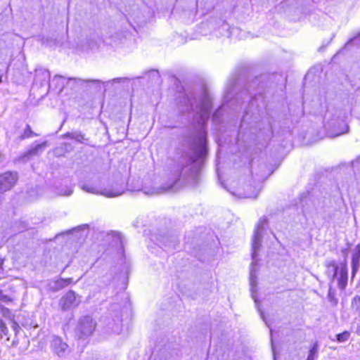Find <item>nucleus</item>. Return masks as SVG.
I'll return each instance as SVG.
<instances>
[{
    "instance_id": "1",
    "label": "nucleus",
    "mask_w": 360,
    "mask_h": 360,
    "mask_svg": "<svg viewBox=\"0 0 360 360\" xmlns=\"http://www.w3.org/2000/svg\"><path fill=\"white\" fill-rule=\"evenodd\" d=\"M206 142V132L202 128L195 138L193 151L191 154L182 155L176 162L171 171L169 182L167 186L150 190L144 188V193L153 195L163 191H176L184 185L196 184L199 179L201 162L207 153Z\"/></svg>"
},
{
    "instance_id": "2",
    "label": "nucleus",
    "mask_w": 360,
    "mask_h": 360,
    "mask_svg": "<svg viewBox=\"0 0 360 360\" xmlns=\"http://www.w3.org/2000/svg\"><path fill=\"white\" fill-rule=\"evenodd\" d=\"M266 224V219L262 217L259 219L257 223L252 238V262L251 264V269L250 272V283L252 288L257 285V269L255 265L257 262L258 251L260 248L262 240V231L264 229V225Z\"/></svg>"
},
{
    "instance_id": "3",
    "label": "nucleus",
    "mask_w": 360,
    "mask_h": 360,
    "mask_svg": "<svg viewBox=\"0 0 360 360\" xmlns=\"http://www.w3.org/2000/svg\"><path fill=\"white\" fill-rule=\"evenodd\" d=\"M327 267V274L331 275V281L335 278L338 279V284L340 289L345 290L347 285V266L346 263H342L338 266L335 261H329L326 264Z\"/></svg>"
},
{
    "instance_id": "4",
    "label": "nucleus",
    "mask_w": 360,
    "mask_h": 360,
    "mask_svg": "<svg viewBox=\"0 0 360 360\" xmlns=\"http://www.w3.org/2000/svg\"><path fill=\"white\" fill-rule=\"evenodd\" d=\"M187 99L188 103L187 110H193L200 114L202 124L205 120L208 118L210 112L211 103L210 98L207 95L204 94L198 102L195 98L188 96Z\"/></svg>"
},
{
    "instance_id": "5",
    "label": "nucleus",
    "mask_w": 360,
    "mask_h": 360,
    "mask_svg": "<svg viewBox=\"0 0 360 360\" xmlns=\"http://www.w3.org/2000/svg\"><path fill=\"white\" fill-rule=\"evenodd\" d=\"M96 325V322L89 316L80 318L75 329L76 335L79 339L90 336L94 333Z\"/></svg>"
},
{
    "instance_id": "6",
    "label": "nucleus",
    "mask_w": 360,
    "mask_h": 360,
    "mask_svg": "<svg viewBox=\"0 0 360 360\" xmlns=\"http://www.w3.org/2000/svg\"><path fill=\"white\" fill-rule=\"evenodd\" d=\"M18 180L16 172L7 171L0 174V193L11 190Z\"/></svg>"
},
{
    "instance_id": "7",
    "label": "nucleus",
    "mask_w": 360,
    "mask_h": 360,
    "mask_svg": "<svg viewBox=\"0 0 360 360\" xmlns=\"http://www.w3.org/2000/svg\"><path fill=\"white\" fill-rule=\"evenodd\" d=\"M81 302L80 297L70 290L59 301V306L63 311H67L77 307Z\"/></svg>"
},
{
    "instance_id": "8",
    "label": "nucleus",
    "mask_w": 360,
    "mask_h": 360,
    "mask_svg": "<svg viewBox=\"0 0 360 360\" xmlns=\"http://www.w3.org/2000/svg\"><path fill=\"white\" fill-rule=\"evenodd\" d=\"M52 352L58 357H64L69 352V346L61 338L53 335L50 340Z\"/></svg>"
},
{
    "instance_id": "9",
    "label": "nucleus",
    "mask_w": 360,
    "mask_h": 360,
    "mask_svg": "<svg viewBox=\"0 0 360 360\" xmlns=\"http://www.w3.org/2000/svg\"><path fill=\"white\" fill-rule=\"evenodd\" d=\"M82 189L85 192L93 193V194H100L102 195H104L107 198H114L119 196L122 195L124 193V188H119L116 189H102L99 191L96 187L91 186V185H86L84 184L82 186Z\"/></svg>"
},
{
    "instance_id": "10",
    "label": "nucleus",
    "mask_w": 360,
    "mask_h": 360,
    "mask_svg": "<svg viewBox=\"0 0 360 360\" xmlns=\"http://www.w3.org/2000/svg\"><path fill=\"white\" fill-rule=\"evenodd\" d=\"M46 146V141L43 142L41 144H37L27 152L25 153L22 156L19 157L18 160L19 162H25L29 160L32 157L37 155L39 153L42 152L44 148Z\"/></svg>"
},
{
    "instance_id": "11",
    "label": "nucleus",
    "mask_w": 360,
    "mask_h": 360,
    "mask_svg": "<svg viewBox=\"0 0 360 360\" xmlns=\"http://www.w3.org/2000/svg\"><path fill=\"white\" fill-rule=\"evenodd\" d=\"M50 72L41 67L35 70V81L39 82L41 86H44L50 79Z\"/></svg>"
},
{
    "instance_id": "12",
    "label": "nucleus",
    "mask_w": 360,
    "mask_h": 360,
    "mask_svg": "<svg viewBox=\"0 0 360 360\" xmlns=\"http://www.w3.org/2000/svg\"><path fill=\"white\" fill-rule=\"evenodd\" d=\"M360 265V244L356 245L354 250L352 257V277L356 274Z\"/></svg>"
},
{
    "instance_id": "13",
    "label": "nucleus",
    "mask_w": 360,
    "mask_h": 360,
    "mask_svg": "<svg viewBox=\"0 0 360 360\" xmlns=\"http://www.w3.org/2000/svg\"><path fill=\"white\" fill-rule=\"evenodd\" d=\"M319 344L317 342H314L309 352L307 360H315L319 355Z\"/></svg>"
},
{
    "instance_id": "14",
    "label": "nucleus",
    "mask_w": 360,
    "mask_h": 360,
    "mask_svg": "<svg viewBox=\"0 0 360 360\" xmlns=\"http://www.w3.org/2000/svg\"><path fill=\"white\" fill-rule=\"evenodd\" d=\"M65 137H68L75 139L77 142L82 143L84 140V135L79 131H73L71 133H67L64 135Z\"/></svg>"
},
{
    "instance_id": "15",
    "label": "nucleus",
    "mask_w": 360,
    "mask_h": 360,
    "mask_svg": "<svg viewBox=\"0 0 360 360\" xmlns=\"http://www.w3.org/2000/svg\"><path fill=\"white\" fill-rule=\"evenodd\" d=\"M114 321H115V324L111 328V330L114 333H119L120 331L121 330V322H122V320H121L120 317H117L116 320H115Z\"/></svg>"
},
{
    "instance_id": "16",
    "label": "nucleus",
    "mask_w": 360,
    "mask_h": 360,
    "mask_svg": "<svg viewBox=\"0 0 360 360\" xmlns=\"http://www.w3.org/2000/svg\"><path fill=\"white\" fill-rule=\"evenodd\" d=\"M349 335L350 333L348 331H344L337 335V340L340 342H344L349 339Z\"/></svg>"
},
{
    "instance_id": "17",
    "label": "nucleus",
    "mask_w": 360,
    "mask_h": 360,
    "mask_svg": "<svg viewBox=\"0 0 360 360\" xmlns=\"http://www.w3.org/2000/svg\"><path fill=\"white\" fill-rule=\"evenodd\" d=\"M11 299L6 295H5L2 290L0 288V302L8 303L11 302Z\"/></svg>"
},
{
    "instance_id": "18",
    "label": "nucleus",
    "mask_w": 360,
    "mask_h": 360,
    "mask_svg": "<svg viewBox=\"0 0 360 360\" xmlns=\"http://www.w3.org/2000/svg\"><path fill=\"white\" fill-rule=\"evenodd\" d=\"M33 134H34V133L32 131L30 126V125H27L26 128H25V129L24 131V134H23V135L22 136V139H25V138L30 137Z\"/></svg>"
},
{
    "instance_id": "19",
    "label": "nucleus",
    "mask_w": 360,
    "mask_h": 360,
    "mask_svg": "<svg viewBox=\"0 0 360 360\" xmlns=\"http://www.w3.org/2000/svg\"><path fill=\"white\" fill-rule=\"evenodd\" d=\"M352 307L355 308L356 310L360 309V297L356 296L354 297L352 300Z\"/></svg>"
},
{
    "instance_id": "20",
    "label": "nucleus",
    "mask_w": 360,
    "mask_h": 360,
    "mask_svg": "<svg viewBox=\"0 0 360 360\" xmlns=\"http://www.w3.org/2000/svg\"><path fill=\"white\" fill-rule=\"evenodd\" d=\"M63 79H64V77L60 76V75H56V76H54V77L53 79V82L54 81L57 82V83L58 84V85L60 87V89H62L63 88V86H64V83L62 81Z\"/></svg>"
},
{
    "instance_id": "21",
    "label": "nucleus",
    "mask_w": 360,
    "mask_h": 360,
    "mask_svg": "<svg viewBox=\"0 0 360 360\" xmlns=\"http://www.w3.org/2000/svg\"><path fill=\"white\" fill-rule=\"evenodd\" d=\"M69 80H75L78 82H92V83H100L101 82L97 79H86V80H82L81 79H77V78H69Z\"/></svg>"
},
{
    "instance_id": "22",
    "label": "nucleus",
    "mask_w": 360,
    "mask_h": 360,
    "mask_svg": "<svg viewBox=\"0 0 360 360\" xmlns=\"http://www.w3.org/2000/svg\"><path fill=\"white\" fill-rule=\"evenodd\" d=\"M0 330L4 335L8 332V328L2 320H0Z\"/></svg>"
},
{
    "instance_id": "23",
    "label": "nucleus",
    "mask_w": 360,
    "mask_h": 360,
    "mask_svg": "<svg viewBox=\"0 0 360 360\" xmlns=\"http://www.w3.org/2000/svg\"><path fill=\"white\" fill-rule=\"evenodd\" d=\"M70 282H71V278H68V279H65V280L62 279L61 281H58V285L60 287H65V286L68 285V284H70Z\"/></svg>"
},
{
    "instance_id": "24",
    "label": "nucleus",
    "mask_w": 360,
    "mask_h": 360,
    "mask_svg": "<svg viewBox=\"0 0 360 360\" xmlns=\"http://www.w3.org/2000/svg\"><path fill=\"white\" fill-rule=\"evenodd\" d=\"M343 126H344V127H345V131H340V132L338 133V134H337V136H339V135L342 134H344V133H345V132H347V130H348V126H347L345 122H343Z\"/></svg>"
},
{
    "instance_id": "25",
    "label": "nucleus",
    "mask_w": 360,
    "mask_h": 360,
    "mask_svg": "<svg viewBox=\"0 0 360 360\" xmlns=\"http://www.w3.org/2000/svg\"><path fill=\"white\" fill-rule=\"evenodd\" d=\"M257 195V192L253 194H246L245 198H255Z\"/></svg>"
},
{
    "instance_id": "26",
    "label": "nucleus",
    "mask_w": 360,
    "mask_h": 360,
    "mask_svg": "<svg viewBox=\"0 0 360 360\" xmlns=\"http://www.w3.org/2000/svg\"><path fill=\"white\" fill-rule=\"evenodd\" d=\"M72 193V191L71 189H69L68 191L65 193V195H70Z\"/></svg>"
},
{
    "instance_id": "27",
    "label": "nucleus",
    "mask_w": 360,
    "mask_h": 360,
    "mask_svg": "<svg viewBox=\"0 0 360 360\" xmlns=\"http://www.w3.org/2000/svg\"><path fill=\"white\" fill-rule=\"evenodd\" d=\"M3 262H4V259H2V257L0 256V269H1V266H2Z\"/></svg>"
},
{
    "instance_id": "28",
    "label": "nucleus",
    "mask_w": 360,
    "mask_h": 360,
    "mask_svg": "<svg viewBox=\"0 0 360 360\" xmlns=\"http://www.w3.org/2000/svg\"><path fill=\"white\" fill-rule=\"evenodd\" d=\"M331 296H332V291H331V288H330L329 291H328V297H330Z\"/></svg>"
},
{
    "instance_id": "29",
    "label": "nucleus",
    "mask_w": 360,
    "mask_h": 360,
    "mask_svg": "<svg viewBox=\"0 0 360 360\" xmlns=\"http://www.w3.org/2000/svg\"><path fill=\"white\" fill-rule=\"evenodd\" d=\"M2 76H3V72L0 70V83H1V82H2V80H1Z\"/></svg>"
},
{
    "instance_id": "30",
    "label": "nucleus",
    "mask_w": 360,
    "mask_h": 360,
    "mask_svg": "<svg viewBox=\"0 0 360 360\" xmlns=\"http://www.w3.org/2000/svg\"><path fill=\"white\" fill-rule=\"evenodd\" d=\"M122 79H124V78H117V79H115L114 80H116V81H121Z\"/></svg>"
},
{
    "instance_id": "31",
    "label": "nucleus",
    "mask_w": 360,
    "mask_h": 360,
    "mask_svg": "<svg viewBox=\"0 0 360 360\" xmlns=\"http://www.w3.org/2000/svg\"><path fill=\"white\" fill-rule=\"evenodd\" d=\"M271 347H272L273 351L274 352V345H273V342L272 341H271Z\"/></svg>"
}]
</instances>
